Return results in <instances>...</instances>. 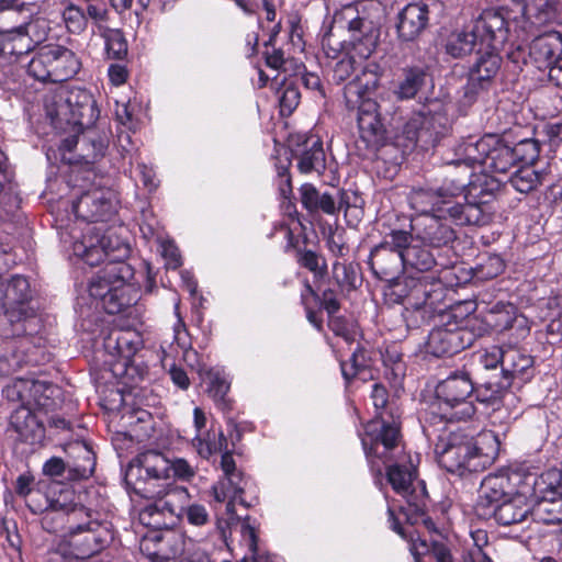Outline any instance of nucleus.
<instances>
[{"label": "nucleus", "mask_w": 562, "mask_h": 562, "mask_svg": "<svg viewBox=\"0 0 562 562\" xmlns=\"http://www.w3.org/2000/svg\"><path fill=\"white\" fill-rule=\"evenodd\" d=\"M356 60L348 54H341L338 61L333 68V80L337 83H341L355 71Z\"/></svg>", "instance_id": "obj_55"}, {"label": "nucleus", "mask_w": 562, "mask_h": 562, "mask_svg": "<svg viewBox=\"0 0 562 562\" xmlns=\"http://www.w3.org/2000/svg\"><path fill=\"white\" fill-rule=\"evenodd\" d=\"M474 335L467 328L460 327L457 321L434 328L426 344L427 351L435 357L452 356L470 347Z\"/></svg>", "instance_id": "obj_15"}, {"label": "nucleus", "mask_w": 562, "mask_h": 562, "mask_svg": "<svg viewBox=\"0 0 562 562\" xmlns=\"http://www.w3.org/2000/svg\"><path fill=\"white\" fill-rule=\"evenodd\" d=\"M68 101L71 108V125L80 130L93 126L99 119V109L93 95L85 89L67 90Z\"/></svg>", "instance_id": "obj_24"}, {"label": "nucleus", "mask_w": 562, "mask_h": 562, "mask_svg": "<svg viewBox=\"0 0 562 562\" xmlns=\"http://www.w3.org/2000/svg\"><path fill=\"white\" fill-rule=\"evenodd\" d=\"M44 390V383L33 379H16L3 389L4 397L20 405L32 406V403L43 405L37 394Z\"/></svg>", "instance_id": "obj_34"}, {"label": "nucleus", "mask_w": 562, "mask_h": 562, "mask_svg": "<svg viewBox=\"0 0 562 562\" xmlns=\"http://www.w3.org/2000/svg\"><path fill=\"white\" fill-rule=\"evenodd\" d=\"M432 128L434 124L431 117L417 115L406 123L404 134L411 140L428 145L437 140V132H434Z\"/></svg>", "instance_id": "obj_42"}, {"label": "nucleus", "mask_w": 562, "mask_h": 562, "mask_svg": "<svg viewBox=\"0 0 562 562\" xmlns=\"http://www.w3.org/2000/svg\"><path fill=\"white\" fill-rule=\"evenodd\" d=\"M3 352H0V378H7L18 372L24 364L32 362V350L36 348L40 338L33 336H20Z\"/></svg>", "instance_id": "obj_23"}, {"label": "nucleus", "mask_w": 562, "mask_h": 562, "mask_svg": "<svg viewBox=\"0 0 562 562\" xmlns=\"http://www.w3.org/2000/svg\"><path fill=\"white\" fill-rule=\"evenodd\" d=\"M297 168L302 173H322L326 168V157L322 140L316 136L305 138L302 149L296 151Z\"/></svg>", "instance_id": "obj_29"}, {"label": "nucleus", "mask_w": 562, "mask_h": 562, "mask_svg": "<svg viewBox=\"0 0 562 562\" xmlns=\"http://www.w3.org/2000/svg\"><path fill=\"white\" fill-rule=\"evenodd\" d=\"M13 191V171L7 160L0 161V196Z\"/></svg>", "instance_id": "obj_61"}, {"label": "nucleus", "mask_w": 562, "mask_h": 562, "mask_svg": "<svg viewBox=\"0 0 562 562\" xmlns=\"http://www.w3.org/2000/svg\"><path fill=\"white\" fill-rule=\"evenodd\" d=\"M473 457L475 464H472L474 471L485 469L491 465L498 457L501 442L497 435L492 430H485L472 439Z\"/></svg>", "instance_id": "obj_33"}, {"label": "nucleus", "mask_w": 562, "mask_h": 562, "mask_svg": "<svg viewBox=\"0 0 562 562\" xmlns=\"http://www.w3.org/2000/svg\"><path fill=\"white\" fill-rule=\"evenodd\" d=\"M135 335L131 331L113 330L104 338V349L112 356L130 359L137 350Z\"/></svg>", "instance_id": "obj_41"}, {"label": "nucleus", "mask_w": 562, "mask_h": 562, "mask_svg": "<svg viewBox=\"0 0 562 562\" xmlns=\"http://www.w3.org/2000/svg\"><path fill=\"white\" fill-rule=\"evenodd\" d=\"M509 37L508 23L499 11L485 10L463 30L452 32L446 42V52L453 58H462L476 47L503 46Z\"/></svg>", "instance_id": "obj_7"}, {"label": "nucleus", "mask_w": 562, "mask_h": 562, "mask_svg": "<svg viewBox=\"0 0 562 562\" xmlns=\"http://www.w3.org/2000/svg\"><path fill=\"white\" fill-rule=\"evenodd\" d=\"M32 300L33 292L25 277L13 276L0 282V306L11 327L10 330H3L4 337L33 336L38 333L41 319Z\"/></svg>", "instance_id": "obj_6"}, {"label": "nucleus", "mask_w": 562, "mask_h": 562, "mask_svg": "<svg viewBox=\"0 0 562 562\" xmlns=\"http://www.w3.org/2000/svg\"><path fill=\"white\" fill-rule=\"evenodd\" d=\"M371 400L375 408V417L367 424L361 442L372 470L381 473V464L390 462L398 448L400 424L384 385L380 383L372 385Z\"/></svg>", "instance_id": "obj_3"}, {"label": "nucleus", "mask_w": 562, "mask_h": 562, "mask_svg": "<svg viewBox=\"0 0 562 562\" xmlns=\"http://www.w3.org/2000/svg\"><path fill=\"white\" fill-rule=\"evenodd\" d=\"M494 146L488 150L484 170L495 173H506L516 165L515 154L499 135L494 134Z\"/></svg>", "instance_id": "obj_36"}, {"label": "nucleus", "mask_w": 562, "mask_h": 562, "mask_svg": "<svg viewBox=\"0 0 562 562\" xmlns=\"http://www.w3.org/2000/svg\"><path fill=\"white\" fill-rule=\"evenodd\" d=\"M301 94L299 88L294 85L283 87L279 97L280 112L282 115H290L299 105Z\"/></svg>", "instance_id": "obj_53"}, {"label": "nucleus", "mask_w": 562, "mask_h": 562, "mask_svg": "<svg viewBox=\"0 0 562 562\" xmlns=\"http://www.w3.org/2000/svg\"><path fill=\"white\" fill-rule=\"evenodd\" d=\"M487 322L498 331L512 329L515 325L521 329L522 334L529 331L526 318L517 314L513 304L497 303L491 310Z\"/></svg>", "instance_id": "obj_37"}, {"label": "nucleus", "mask_w": 562, "mask_h": 562, "mask_svg": "<svg viewBox=\"0 0 562 562\" xmlns=\"http://www.w3.org/2000/svg\"><path fill=\"white\" fill-rule=\"evenodd\" d=\"M415 472L407 467L391 465L387 481L393 490L404 497L415 513H423L426 507L427 491L423 482H414Z\"/></svg>", "instance_id": "obj_17"}, {"label": "nucleus", "mask_w": 562, "mask_h": 562, "mask_svg": "<svg viewBox=\"0 0 562 562\" xmlns=\"http://www.w3.org/2000/svg\"><path fill=\"white\" fill-rule=\"evenodd\" d=\"M241 543L247 548L248 553L255 558L258 554V536L256 528L245 518L240 525Z\"/></svg>", "instance_id": "obj_56"}, {"label": "nucleus", "mask_w": 562, "mask_h": 562, "mask_svg": "<svg viewBox=\"0 0 562 562\" xmlns=\"http://www.w3.org/2000/svg\"><path fill=\"white\" fill-rule=\"evenodd\" d=\"M72 250L91 267L108 260L97 279L90 283L89 293L102 302L109 314L120 313L130 304L125 296V285L134 272L123 260L130 252L127 245L103 235L97 226H89L82 238L74 243Z\"/></svg>", "instance_id": "obj_2"}, {"label": "nucleus", "mask_w": 562, "mask_h": 562, "mask_svg": "<svg viewBox=\"0 0 562 562\" xmlns=\"http://www.w3.org/2000/svg\"><path fill=\"white\" fill-rule=\"evenodd\" d=\"M86 506L81 504H61L55 502L44 513L41 524L44 530L50 533H68L82 514Z\"/></svg>", "instance_id": "obj_25"}, {"label": "nucleus", "mask_w": 562, "mask_h": 562, "mask_svg": "<svg viewBox=\"0 0 562 562\" xmlns=\"http://www.w3.org/2000/svg\"><path fill=\"white\" fill-rule=\"evenodd\" d=\"M429 25V8L423 2L406 4L397 14L396 33L401 41L417 40Z\"/></svg>", "instance_id": "obj_21"}, {"label": "nucleus", "mask_w": 562, "mask_h": 562, "mask_svg": "<svg viewBox=\"0 0 562 562\" xmlns=\"http://www.w3.org/2000/svg\"><path fill=\"white\" fill-rule=\"evenodd\" d=\"M72 210L82 221H104L115 211L114 193L105 188H91L74 202Z\"/></svg>", "instance_id": "obj_16"}, {"label": "nucleus", "mask_w": 562, "mask_h": 562, "mask_svg": "<svg viewBox=\"0 0 562 562\" xmlns=\"http://www.w3.org/2000/svg\"><path fill=\"white\" fill-rule=\"evenodd\" d=\"M60 99H68L66 89H57L50 94L45 97L44 106L47 117L55 128H64L65 125H71V108L68 101Z\"/></svg>", "instance_id": "obj_35"}, {"label": "nucleus", "mask_w": 562, "mask_h": 562, "mask_svg": "<svg viewBox=\"0 0 562 562\" xmlns=\"http://www.w3.org/2000/svg\"><path fill=\"white\" fill-rule=\"evenodd\" d=\"M530 512L531 504L525 493L517 491L494 507L480 512V517H494L499 525L509 526L526 520Z\"/></svg>", "instance_id": "obj_22"}, {"label": "nucleus", "mask_w": 562, "mask_h": 562, "mask_svg": "<svg viewBox=\"0 0 562 562\" xmlns=\"http://www.w3.org/2000/svg\"><path fill=\"white\" fill-rule=\"evenodd\" d=\"M140 550L153 562H165L181 557L190 562H211L210 557L200 550L187 557L190 548L187 547L183 536L175 532L144 538L140 542Z\"/></svg>", "instance_id": "obj_13"}, {"label": "nucleus", "mask_w": 562, "mask_h": 562, "mask_svg": "<svg viewBox=\"0 0 562 562\" xmlns=\"http://www.w3.org/2000/svg\"><path fill=\"white\" fill-rule=\"evenodd\" d=\"M328 327L335 335L342 337L347 342L355 340L356 330L345 318L340 316L329 317Z\"/></svg>", "instance_id": "obj_57"}, {"label": "nucleus", "mask_w": 562, "mask_h": 562, "mask_svg": "<svg viewBox=\"0 0 562 562\" xmlns=\"http://www.w3.org/2000/svg\"><path fill=\"white\" fill-rule=\"evenodd\" d=\"M502 46H490L477 48V58L469 72L468 83L464 87V98L473 102L481 93L487 91L497 76L502 58L497 50Z\"/></svg>", "instance_id": "obj_12"}, {"label": "nucleus", "mask_w": 562, "mask_h": 562, "mask_svg": "<svg viewBox=\"0 0 562 562\" xmlns=\"http://www.w3.org/2000/svg\"><path fill=\"white\" fill-rule=\"evenodd\" d=\"M78 456L71 467H69L70 476L81 480L90 477L95 468V457L92 450L85 443L78 445Z\"/></svg>", "instance_id": "obj_45"}, {"label": "nucleus", "mask_w": 562, "mask_h": 562, "mask_svg": "<svg viewBox=\"0 0 562 562\" xmlns=\"http://www.w3.org/2000/svg\"><path fill=\"white\" fill-rule=\"evenodd\" d=\"M379 86L378 75L364 68L344 88L346 106L357 111L359 135L367 147L378 149L385 139V127L381 122L378 103L371 94Z\"/></svg>", "instance_id": "obj_5"}, {"label": "nucleus", "mask_w": 562, "mask_h": 562, "mask_svg": "<svg viewBox=\"0 0 562 562\" xmlns=\"http://www.w3.org/2000/svg\"><path fill=\"white\" fill-rule=\"evenodd\" d=\"M542 179V172H538L532 166L524 165L509 177V182L518 192L528 193L536 189Z\"/></svg>", "instance_id": "obj_44"}, {"label": "nucleus", "mask_w": 562, "mask_h": 562, "mask_svg": "<svg viewBox=\"0 0 562 562\" xmlns=\"http://www.w3.org/2000/svg\"><path fill=\"white\" fill-rule=\"evenodd\" d=\"M301 203L310 212L322 211L327 215L336 214V201L329 193L321 194L311 183H304L300 188Z\"/></svg>", "instance_id": "obj_38"}, {"label": "nucleus", "mask_w": 562, "mask_h": 562, "mask_svg": "<svg viewBox=\"0 0 562 562\" xmlns=\"http://www.w3.org/2000/svg\"><path fill=\"white\" fill-rule=\"evenodd\" d=\"M186 514L188 521L194 526H203L209 521V513L201 504H191L183 508L182 515Z\"/></svg>", "instance_id": "obj_60"}, {"label": "nucleus", "mask_w": 562, "mask_h": 562, "mask_svg": "<svg viewBox=\"0 0 562 562\" xmlns=\"http://www.w3.org/2000/svg\"><path fill=\"white\" fill-rule=\"evenodd\" d=\"M48 49L53 55V82L66 81L78 72L80 61L72 50L57 44H49Z\"/></svg>", "instance_id": "obj_30"}, {"label": "nucleus", "mask_w": 562, "mask_h": 562, "mask_svg": "<svg viewBox=\"0 0 562 562\" xmlns=\"http://www.w3.org/2000/svg\"><path fill=\"white\" fill-rule=\"evenodd\" d=\"M506 347L492 346L485 349L480 359L486 369H495L498 364L503 369V359L505 358Z\"/></svg>", "instance_id": "obj_58"}, {"label": "nucleus", "mask_w": 562, "mask_h": 562, "mask_svg": "<svg viewBox=\"0 0 562 562\" xmlns=\"http://www.w3.org/2000/svg\"><path fill=\"white\" fill-rule=\"evenodd\" d=\"M26 442L34 443L44 437V426L33 413L32 406L19 405L10 415L9 428Z\"/></svg>", "instance_id": "obj_26"}, {"label": "nucleus", "mask_w": 562, "mask_h": 562, "mask_svg": "<svg viewBox=\"0 0 562 562\" xmlns=\"http://www.w3.org/2000/svg\"><path fill=\"white\" fill-rule=\"evenodd\" d=\"M465 182L446 180L438 189H414L409 194L411 206L423 214H448L456 225H480L485 222L483 210L477 203L458 202L463 195Z\"/></svg>", "instance_id": "obj_4"}, {"label": "nucleus", "mask_w": 562, "mask_h": 562, "mask_svg": "<svg viewBox=\"0 0 562 562\" xmlns=\"http://www.w3.org/2000/svg\"><path fill=\"white\" fill-rule=\"evenodd\" d=\"M52 58L53 55L49 54L48 45L41 47L27 64L29 75L38 81L53 82Z\"/></svg>", "instance_id": "obj_43"}, {"label": "nucleus", "mask_w": 562, "mask_h": 562, "mask_svg": "<svg viewBox=\"0 0 562 562\" xmlns=\"http://www.w3.org/2000/svg\"><path fill=\"white\" fill-rule=\"evenodd\" d=\"M247 481L245 480L241 472L232 473L223 476L218 482L212 486V495L214 501L217 503H224L227 497L234 499H240V504H244L241 497Z\"/></svg>", "instance_id": "obj_39"}, {"label": "nucleus", "mask_w": 562, "mask_h": 562, "mask_svg": "<svg viewBox=\"0 0 562 562\" xmlns=\"http://www.w3.org/2000/svg\"><path fill=\"white\" fill-rule=\"evenodd\" d=\"M134 462L149 479L165 481L161 485L151 483L153 490L146 488L145 497L153 499V503L140 510V522L156 530L172 528L182 516L190 495L187 487L170 480L189 482L195 476V469L186 459H171L158 450L140 452Z\"/></svg>", "instance_id": "obj_1"}, {"label": "nucleus", "mask_w": 562, "mask_h": 562, "mask_svg": "<svg viewBox=\"0 0 562 562\" xmlns=\"http://www.w3.org/2000/svg\"><path fill=\"white\" fill-rule=\"evenodd\" d=\"M448 214H423L412 220L415 240L430 248L450 246L457 239V232L447 222Z\"/></svg>", "instance_id": "obj_14"}, {"label": "nucleus", "mask_w": 562, "mask_h": 562, "mask_svg": "<svg viewBox=\"0 0 562 562\" xmlns=\"http://www.w3.org/2000/svg\"><path fill=\"white\" fill-rule=\"evenodd\" d=\"M61 18L69 32L79 34L87 27V16L83 10L69 0L61 2Z\"/></svg>", "instance_id": "obj_46"}, {"label": "nucleus", "mask_w": 562, "mask_h": 562, "mask_svg": "<svg viewBox=\"0 0 562 562\" xmlns=\"http://www.w3.org/2000/svg\"><path fill=\"white\" fill-rule=\"evenodd\" d=\"M66 468V463L61 458L53 457L44 463L43 473L46 476L58 477L65 473Z\"/></svg>", "instance_id": "obj_62"}, {"label": "nucleus", "mask_w": 562, "mask_h": 562, "mask_svg": "<svg viewBox=\"0 0 562 562\" xmlns=\"http://www.w3.org/2000/svg\"><path fill=\"white\" fill-rule=\"evenodd\" d=\"M562 53V35L558 31L537 35L529 46V54L539 65H550L554 56Z\"/></svg>", "instance_id": "obj_31"}, {"label": "nucleus", "mask_w": 562, "mask_h": 562, "mask_svg": "<svg viewBox=\"0 0 562 562\" xmlns=\"http://www.w3.org/2000/svg\"><path fill=\"white\" fill-rule=\"evenodd\" d=\"M113 540L111 525L94 517L91 509L87 508L76 526L68 533H63L57 544V551L65 557L87 559L100 553Z\"/></svg>", "instance_id": "obj_8"}, {"label": "nucleus", "mask_w": 562, "mask_h": 562, "mask_svg": "<svg viewBox=\"0 0 562 562\" xmlns=\"http://www.w3.org/2000/svg\"><path fill=\"white\" fill-rule=\"evenodd\" d=\"M390 240L391 232L371 250L369 256L368 263L380 279L393 278L404 269L403 251L394 247Z\"/></svg>", "instance_id": "obj_20"}, {"label": "nucleus", "mask_w": 562, "mask_h": 562, "mask_svg": "<svg viewBox=\"0 0 562 562\" xmlns=\"http://www.w3.org/2000/svg\"><path fill=\"white\" fill-rule=\"evenodd\" d=\"M206 378L209 380L207 392L210 396H212L216 403L225 407V396L229 390V383L220 371L210 370L206 373Z\"/></svg>", "instance_id": "obj_48"}, {"label": "nucleus", "mask_w": 562, "mask_h": 562, "mask_svg": "<svg viewBox=\"0 0 562 562\" xmlns=\"http://www.w3.org/2000/svg\"><path fill=\"white\" fill-rule=\"evenodd\" d=\"M427 72L423 67L413 66L403 69V76L395 91L401 100L413 99L425 86Z\"/></svg>", "instance_id": "obj_40"}, {"label": "nucleus", "mask_w": 562, "mask_h": 562, "mask_svg": "<svg viewBox=\"0 0 562 562\" xmlns=\"http://www.w3.org/2000/svg\"><path fill=\"white\" fill-rule=\"evenodd\" d=\"M505 265L503 259L497 256H488L483 262L475 268L477 279L488 280L497 277L504 271Z\"/></svg>", "instance_id": "obj_52"}, {"label": "nucleus", "mask_w": 562, "mask_h": 562, "mask_svg": "<svg viewBox=\"0 0 562 562\" xmlns=\"http://www.w3.org/2000/svg\"><path fill=\"white\" fill-rule=\"evenodd\" d=\"M513 148L516 164L518 161L526 166H531L539 157V143L535 139L527 138L517 143Z\"/></svg>", "instance_id": "obj_49"}, {"label": "nucleus", "mask_w": 562, "mask_h": 562, "mask_svg": "<svg viewBox=\"0 0 562 562\" xmlns=\"http://www.w3.org/2000/svg\"><path fill=\"white\" fill-rule=\"evenodd\" d=\"M299 263L313 272L317 278H323L326 274V260L312 250L300 251Z\"/></svg>", "instance_id": "obj_51"}, {"label": "nucleus", "mask_w": 562, "mask_h": 562, "mask_svg": "<svg viewBox=\"0 0 562 562\" xmlns=\"http://www.w3.org/2000/svg\"><path fill=\"white\" fill-rule=\"evenodd\" d=\"M520 476L516 472H498L484 477L475 506L476 513L494 507L515 493L516 483Z\"/></svg>", "instance_id": "obj_18"}, {"label": "nucleus", "mask_w": 562, "mask_h": 562, "mask_svg": "<svg viewBox=\"0 0 562 562\" xmlns=\"http://www.w3.org/2000/svg\"><path fill=\"white\" fill-rule=\"evenodd\" d=\"M20 27L23 30L24 34H27L31 40V45L45 41L49 31L48 24L44 19H35Z\"/></svg>", "instance_id": "obj_54"}, {"label": "nucleus", "mask_w": 562, "mask_h": 562, "mask_svg": "<svg viewBox=\"0 0 562 562\" xmlns=\"http://www.w3.org/2000/svg\"><path fill=\"white\" fill-rule=\"evenodd\" d=\"M414 237L409 232L402 229L391 231V240L394 247L402 249L404 269L418 272L430 271L436 265L434 254L426 248L427 245L413 244Z\"/></svg>", "instance_id": "obj_19"}, {"label": "nucleus", "mask_w": 562, "mask_h": 562, "mask_svg": "<svg viewBox=\"0 0 562 562\" xmlns=\"http://www.w3.org/2000/svg\"><path fill=\"white\" fill-rule=\"evenodd\" d=\"M88 19H91L93 23L101 24L108 20V10L105 4L101 3H90L87 7V12L85 13Z\"/></svg>", "instance_id": "obj_63"}, {"label": "nucleus", "mask_w": 562, "mask_h": 562, "mask_svg": "<svg viewBox=\"0 0 562 562\" xmlns=\"http://www.w3.org/2000/svg\"><path fill=\"white\" fill-rule=\"evenodd\" d=\"M435 452L438 463L448 472L462 475L465 471L475 472L472 438L458 432H451L447 438H440Z\"/></svg>", "instance_id": "obj_11"}, {"label": "nucleus", "mask_w": 562, "mask_h": 562, "mask_svg": "<svg viewBox=\"0 0 562 562\" xmlns=\"http://www.w3.org/2000/svg\"><path fill=\"white\" fill-rule=\"evenodd\" d=\"M105 52L111 59H123L127 54V43L119 30H108L103 34Z\"/></svg>", "instance_id": "obj_47"}, {"label": "nucleus", "mask_w": 562, "mask_h": 562, "mask_svg": "<svg viewBox=\"0 0 562 562\" xmlns=\"http://www.w3.org/2000/svg\"><path fill=\"white\" fill-rule=\"evenodd\" d=\"M335 21L347 26L349 31L362 32L364 19L359 16V10L356 5L348 4L335 15Z\"/></svg>", "instance_id": "obj_50"}, {"label": "nucleus", "mask_w": 562, "mask_h": 562, "mask_svg": "<svg viewBox=\"0 0 562 562\" xmlns=\"http://www.w3.org/2000/svg\"><path fill=\"white\" fill-rule=\"evenodd\" d=\"M530 517L546 525L562 522V493L550 491L531 504Z\"/></svg>", "instance_id": "obj_32"}, {"label": "nucleus", "mask_w": 562, "mask_h": 562, "mask_svg": "<svg viewBox=\"0 0 562 562\" xmlns=\"http://www.w3.org/2000/svg\"><path fill=\"white\" fill-rule=\"evenodd\" d=\"M532 357L525 351L508 346L506 347L505 358L503 359L504 381L499 384V389L505 390L510 386L512 381L519 379L526 381L532 374Z\"/></svg>", "instance_id": "obj_27"}, {"label": "nucleus", "mask_w": 562, "mask_h": 562, "mask_svg": "<svg viewBox=\"0 0 562 562\" xmlns=\"http://www.w3.org/2000/svg\"><path fill=\"white\" fill-rule=\"evenodd\" d=\"M472 393L473 383L469 374L456 372L437 384L432 413L449 422L467 420L475 413L473 403L469 401Z\"/></svg>", "instance_id": "obj_9"}, {"label": "nucleus", "mask_w": 562, "mask_h": 562, "mask_svg": "<svg viewBox=\"0 0 562 562\" xmlns=\"http://www.w3.org/2000/svg\"><path fill=\"white\" fill-rule=\"evenodd\" d=\"M31 50V40L19 26L0 32V63H15Z\"/></svg>", "instance_id": "obj_28"}, {"label": "nucleus", "mask_w": 562, "mask_h": 562, "mask_svg": "<svg viewBox=\"0 0 562 562\" xmlns=\"http://www.w3.org/2000/svg\"><path fill=\"white\" fill-rule=\"evenodd\" d=\"M192 445L196 452L204 459H209L212 454L216 453L215 432L207 434V438L196 436L192 440Z\"/></svg>", "instance_id": "obj_59"}, {"label": "nucleus", "mask_w": 562, "mask_h": 562, "mask_svg": "<svg viewBox=\"0 0 562 562\" xmlns=\"http://www.w3.org/2000/svg\"><path fill=\"white\" fill-rule=\"evenodd\" d=\"M494 134H485L481 138L468 137L465 139L454 142L441 148L440 155L443 165L462 167L464 169V177L461 181H469L471 170L476 167L484 169L488 150L494 146ZM460 180V178L458 179Z\"/></svg>", "instance_id": "obj_10"}, {"label": "nucleus", "mask_w": 562, "mask_h": 562, "mask_svg": "<svg viewBox=\"0 0 562 562\" xmlns=\"http://www.w3.org/2000/svg\"><path fill=\"white\" fill-rule=\"evenodd\" d=\"M301 81L306 89L317 92L322 98L325 97V92L318 75L304 71L301 76Z\"/></svg>", "instance_id": "obj_64"}]
</instances>
